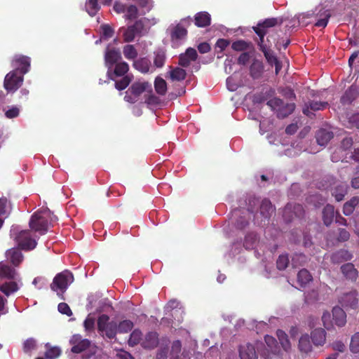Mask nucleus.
<instances>
[{
  "mask_svg": "<svg viewBox=\"0 0 359 359\" xmlns=\"http://www.w3.org/2000/svg\"><path fill=\"white\" fill-rule=\"evenodd\" d=\"M264 341L271 352H277V341L274 337L269 335H266L264 337Z\"/></svg>",
  "mask_w": 359,
  "mask_h": 359,
  "instance_id": "nucleus-58",
  "label": "nucleus"
},
{
  "mask_svg": "<svg viewBox=\"0 0 359 359\" xmlns=\"http://www.w3.org/2000/svg\"><path fill=\"white\" fill-rule=\"evenodd\" d=\"M121 54L118 50L110 49L106 51L104 62L107 69H111L114 65L121 62Z\"/></svg>",
  "mask_w": 359,
  "mask_h": 359,
  "instance_id": "nucleus-18",
  "label": "nucleus"
},
{
  "mask_svg": "<svg viewBox=\"0 0 359 359\" xmlns=\"http://www.w3.org/2000/svg\"><path fill=\"white\" fill-rule=\"evenodd\" d=\"M144 24L142 20H137L133 25L129 26L123 32V39L126 42H131L134 40L137 34L142 32Z\"/></svg>",
  "mask_w": 359,
  "mask_h": 359,
  "instance_id": "nucleus-13",
  "label": "nucleus"
},
{
  "mask_svg": "<svg viewBox=\"0 0 359 359\" xmlns=\"http://www.w3.org/2000/svg\"><path fill=\"white\" fill-rule=\"evenodd\" d=\"M182 351V343L180 340H175L171 346L170 354L175 358L179 357V354Z\"/></svg>",
  "mask_w": 359,
  "mask_h": 359,
  "instance_id": "nucleus-57",
  "label": "nucleus"
},
{
  "mask_svg": "<svg viewBox=\"0 0 359 359\" xmlns=\"http://www.w3.org/2000/svg\"><path fill=\"white\" fill-rule=\"evenodd\" d=\"M239 355L241 359H258L254 346L250 344L240 347Z\"/></svg>",
  "mask_w": 359,
  "mask_h": 359,
  "instance_id": "nucleus-27",
  "label": "nucleus"
},
{
  "mask_svg": "<svg viewBox=\"0 0 359 359\" xmlns=\"http://www.w3.org/2000/svg\"><path fill=\"white\" fill-rule=\"evenodd\" d=\"M231 48L237 52H246V50L253 48V45L250 41L240 39L231 43Z\"/></svg>",
  "mask_w": 359,
  "mask_h": 359,
  "instance_id": "nucleus-34",
  "label": "nucleus"
},
{
  "mask_svg": "<svg viewBox=\"0 0 359 359\" xmlns=\"http://www.w3.org/2000/svg\"><path fill=\"white\" fill-rule=\"evenodd\" d=\"M252 29L259 37V39L255 40L257 43L259 50L264 49V48L271 46V39H272L273 41H276V38L273 34H269L265 41L264 36L268 34L266 32L263 31L262 29H260L259 27H252Z\"/></svg>",
  "mask_w": 359,
  "mask_h": 359,
  "instance_id": "nucleus-14",
  "label": "nucleus"
},
{
  "mask_svg": "<svg viewBox=\"0 0 359 359\" xmlns=\"http://www.w3.org/2000/svg\"><path fill=\"white\" fill-rule=\"evenodd\" d=\"M264 71L263 63L258 60H254L250 67V74L253 79H259Z\"/></svg>",
  "mask_w": 359,
  "mask_h": 359,
  "instance_id": "nucleus-31",
  "label": "nucleus"
},
{
  "mask_svg": "<svg viewBox=\"0 0 359 359\" xmlns=\"http://www.w3.org/2000/svg\"><path fill=\"white\" fill-rule=\"evenodd\" d=\"M197 57L196 50L193 48H188L185 53L180 55L178 64L182 67H188L191 62L197 60Z\"/></svg>",
  "mask_w": 359,
  "mask_h": 359,
  "instance_id": "nucleus-15",
  "label": "nucleus"
},
{
  "mask_svg": "<svg viewBox=\"0 0 359 359\" xmlns=\"http://www.w3.org/2000/svg\"><path fill=\"white\" fill-rule=\"evenodd\" d=\"M142 341V333L138 330H134L130 335V338L128 339V344L130 346H135L138 344H141Z\"/></svg>",
  "mask_w": 359,
  "mask_h": 359,
  "instance_id": "nucleus-49",
  "label": "nucleus"
},
{
  "mask_svg": "<svg viewBox=\"0 0 359 359\" xmlns=\"http://www.w3.org/2000/svg\"><path fill=\"white\" fill-rule=\"evenodd\" d=\"M312 279V276L307 269H301L297 273V280L302 286L306 285L310 283Z\"/></svg>",
  "mask_w": 359,
  "mask_h": 359,
  "instance_id": "nucleus-43",
  "label": "nucleus"
},
{
  "mask_svg": "<svg viewBox=\"0 0 359 359\" xmlns=\"http://www.w3.org/2000/svg\"><path fill=\"white\" fill-rule=\"evenodd\" d=\"M311 339L316 346H322L326 341V332L323 328H316L311 332Z\"/></svg>",
  "mask_w": 359,
  "mask_h": 359,
  "instance_id": "nucleus-22",
  "label": "nucleus"
},
{
  "mask_svg": "<svg viewBox=\"0 0 359 359\" xmlns=\"http://www.w3.org/2000/svg\"><path fill=\"white\" fill-rule=\"evenodd\" d=\"M57 217L51 215L49 210H41L34 212L29 222L31 230L44 235L48 230L49 223L53 222Z\"/></svg>",
  "mask_w": 359,
  "mask_h": 359,
  "instance_id": "nucleus-1",
  "label": "nucleus"
},
{
  "mask_svg": "<svg viewBox=\"0 0 359 359\" xmlns=\"http://www.w3.org/2000/svg\"><path fill=\"white\" fill-rule=\"evenodd\" d=\"M358 90L356 87L351 86L344 93L341 97V102L343 104H351L358 96Z\"/></svg>",
  "mask_w": 359,
  "mask_h": 359,
  "instance_id": "nucleus-32",
  "label": "nucleus"
},
{
  "mask_svg": "<svg viewBox=\"0 0 359 359\" xmlns=\"http://www.w3.org/2000/svg\"><path fill=\"white\" fill-rule=\"evenodd\" d=\"M359 204V197L358 196H353L352 197L349 201H346L343 207V213L346 216L351 215L353 211L355 210V208Z\"/></svg>",
  "mask_w": 359,
  "mask_h": 359,
  "instance_id": "nucleus-35",
  "label": "nucleus"
},
{
  "mask_svg": "<svg viewBox=\"0 0 359 359\" xmlns=\"http://www.w3.org/2000/svg\"><path fill=\"white\" fill-rule=\"evenodd\" d=\"M133 79V76L132 74H128L122 76L119 80L115 79L114 86L116 89L118 90H125L130 85Z\"/></svg>",
  "mask_w": 359,
  "mask_h": 359,
  "instance_id": "nucleus-40",
  "label": "nucleus"
},
{
  "mask_svg": "<svg viewBox=\"0 0 359 359\" xmlns=\"http://www.w3.org/2000/svg\"><path fill=\"white\" fill-rule=\"evenodd\" d=\"M158 334L156 332H149L142 339L141 346L146 349H154L158 345Z\"/></svg>",
  "mask_w": 359,
  "mask_h": 359,
  "instance_id": "nucleus-19",
  "label": "nucleus"
},
{
  "mask_svg": "<svg viewBox=\"0 0 359 359\" xmlns=\"http://www.w3.org/2000/svg\"><path fill=\"white\" fill-rule=\"evenodd\" d=\"M36 347V340L32 337L26 339L22 345V349L25 353H30L32 351L35 350Z\"/></svg>",
  "mask_w": 359,
  "mask_h": 359,
  "instance_id": "nucleus-52",
  "label": "nucleus"
},
{
  "mask_svg": "<svg viewBox=\"0 0 359 359\" xmlns=\"http://www.w3.org/2000/svg\"><path fill=\"white\" fill-rule=\"evenodd\" d=\"M323 18L318 19L315 23V26L318 27H325L328 23L329 18L331 15L329 11H324Z\"/></svg>",
  "mask_w": 359,
  "mask_h": 359,
  "instance_id": "nucleus-59",
  "label": "nucleus"
},
{
  "mask_svg": "<svg viewBox=\"0 0 359 359\" xmlns=\"http://www.w3.org/2000/svg\"><path fill=\"white\" fill-rule=\"evenodd\" d=\"M341 271L344 277L352 282L357 280L358 272L352 263H346L341 266Z\"/></svg>",
  "mask_w": 359,
  "mask_h": 359,
  "instance_id": "nucleus-23",
  "label": "nucleus"
},
{
  "mask_svg": "<svg viewBox=\"0 0 359 359\" xmlns=\"http://www.w3.org/2000/svg\"><path fill=\"white\" fill-rule=\"evenodd\" d=\"M170 78L172 81H181L186 79V71L180 67H175L169 72Z\"/></svg>",
  "mask_w": 359,
  "mask_h": 359,
  "instance_id": "nucleus-39",
  "label": "nucleus"
},
{
  "mask_svg": "<svg viewBox=\"0 0 359 359\" xmlns=\"http://www.w3.org/2000/svg\"><path fill=\"white\" fill-rule=\"evenodd\" d=\"M17 275L15 269L6 262H0V278L13 280Z\"/></svg>",
  "mask_w": 359,
  "mask_h": 359,
  "instance_id": "nucleus-24",
  "label": "nucleus"
},
{
  "mask_svg": "<svg viewBox=\"0 0 359 359\" xmlns=\"http://www.w3.org/2000/svg\"><path fill=\"white\" fill-rule=\"evenodd\" d=\"M102 35L106 39H110L114 35V29L111 28V27L109 25H102L101 26Z\"/></svg>",
  "mask_w": 359,
  "mask_h": 359,
  "instance_id": "nucleus-63",
  "label": "nucleus"
},
{
  "mask_svg": "<svg viewBox=\"0 0 359 359\" xmlns=\"http://www.w3.org/2000/svg\"><path fill=\"white\" fill-rule=\"evenodd\" d=\"M242 214L240 209H235L231 212L232 217L235 219V226L238 229H243L249 224L248 219H246L245 216Z\"/></svg>",
  "mask_w": 359,
  "mask_h": 359,
  "instance_id": "nucleus-28",
  "label": "nucleus"
},
{
  "mask_svg": "<svg viewBox=\"0 0 359 359\" xmlns=\"http://www.w3.org/2000/svg\"><path fill=\"white\" fill-rule=\"evenodd\" d=\"M129 92L134 95L137 99L145 91L152 92L151 84L147 81L135 82L128 88Z\"/></svg>",
  "mask_w": 359,
  "mask_h": 359,
  "instance_id": "nucleus-16",
  "label": "nucleus"
},
{
  "mask_svg": "<svg viewBox=\"0 0 359 359\" xmlns=\"http://www.w3.org/2000/svg\"><path fill=\"white\" fill-rule=\"evenodd\" d=\"M342 302L346 306H349L352 309L356 308L358 304V299L356 297L355 292H351L344 294L342 297Z\"/></svg>",
  "mask_w": 359,
  "mask_h": 359,
  "instance_id": "nucleus-37",
  "label": "nucleus"
},
{
  "mask_svg": "<svg viewBox=\"0 0 359 359\" xmlns=\"http://www.w3.org/2000/svg\"><path fill=\"white\" fill-rule=\"evenodd\" d=\"M276 335L283 348L286 351L290 350L291 345L287 334L283 330H278Z\"/></svg>",
  "mask_w": 359,
  "mask_h": 359,
  "instance_id": "nucleus-44",
  "label": "nucleus"
},
{
  "mask_svg": "<svg viewBox=\"0 0 359 359\" xmlns=\"http://www.w3.org/2000/svg\"><path fill=\"white\" fill-rule=\"evenodd\" d=\"M259 212L261 215L263 217L262 219V222H265L266 220H269L272 213L274 211V208L271 204V202L267 199L264 198L262 201V203H259Z\"/></svg>",
  "mask_w": 359,
  "mask_h": 359,
  "instance_id": "nucleus-20",
  "label": "nucleus"
},
{
  "mask_svg": "<svg viewBox=\"0 0 359 359\" xmlns=\"http://www.w3.org/2000/svg\"><path fill=\"white\" fill-rule=\"evenodd\" d=\"M257 235L255 233H248L244 240L243 246L246 250H252L255 248L257 241Z\"/></svg>",
  "mask_w": 359,
  "mask_h": 359,
  "instance_id": "nucleus-46",
  "label": "nucleus"
},
{
  "mask_svg": "<svg viewBox=\"0 0 359 359\" xmlns=\"http://www.w3.org/2000/svg\"><path fill=\"white\" fill-rule=\"evenodd\" d=\"M18 71L13 69L5 76L4 87L8 92H15L22 85L24 75L19 74Z\"/></svg>",
  "mask_w": 359,
  "mask_h": 359,
  "instance_id": "nucleus-6",
  "label": "nucleus"
},
{
  "mask_svg": "<svg viewBox=\"0 0 359 359\" xmlns=\"http://www.w3.org/2000/svg\"><path fill=\"white\" fill-rule=\"evenodd\" d=\"M18 248L21 250L29 251L34 249L37 245L35 239L32 238L29 230L20 231L15 238Z\"/></svg>",
  "mask_w": 359,
  "mask_h": 359,
  "instance_id": "nucleus-7",
  "label": "nucleus"
},
{
  "mask_svg": "<svg viewBox=\"0 0 359 359\" xmlns=\"http://www.w3.org/2000/svg\"><path fill=\"white\" fill-rule=\"evenodd\" d=\"M260 50L263 53L266 61L269 65H273V62H276L278 60L273 50L271 49V46L264 48V49Z\"/></svg>",
  "mask_w": 359,
  "mask_h": 359,
  "instance_id": "nucleus-55",
  "label": "nucleus"
},
{
  "mask_svg": "<svg viewBox=\"0 0 359 359\" xmlns=\"http://www.w3.org/2000/svg\"><path fill=\"white\" fill-rule=\"evenodd\" d=\"M349 128H359V113L353 114L348 119Z\"/></svg>",
  "mask_w": 359,
  "mask_h": 359,
  "instance_id": "nucleus-64",
  "label": "nucleus"
},
{
  "mask_svg": "<svg viewBox=\"0 0 359 359\" xmlns=\"http://www.w3.org/2000/svg\"><path fill=\"white\" fill-rule=\"evenodd\" d=\"M299 349L301 352L309 353L312 350V346L308 334L302 335L299 340Z\"/></svg>",
  "mask_w": 359,
  "mask_h": 359,
  "instance_id": "nucleus-41",
  "label": "nucleus"
},
{
  "mask_svg": "<svg viewBox=\"0 0 359 359\" xmlns=\"http://www.w3.org/2000/svg\"><path fill=\"white\" fill-rule=\"evenodd\" d=\"M61 354V350L58 347H51L45 353V355L48 359H55Z\"/></svg>",
  "mask_w": 359,
  "mask_h": 359,
  "instance_id": "nucleus-61",
  "label": "nucleus"
},
{
  "mask_svg": "<svg viewBox=\"0 0 359 359\" xmlns=\"http://www.w3.org/2000/svg\"><path fill=\"white\" fill-rule=\"evenodd\" d=\"M283 22V19L282 18H266L263 21H259L255 27H259L260 29H262L263 31L269 33V29L271 27H274L277 25H281Z\"/></svg>",
  "mask_w": 359,
  "mask_h": 359,
  "instance_id": "nucleus-21",
  "label": "nucleus"
},
{
  "mask_svg": "<svg viewBox=\"0 0 359 359\" xmlns=\"http://www.w3.org/2000/svg\"><path fill=\"white\" fill-rule=\"evenodd\" d=\"M133 323L130 320H124L117 325V330L119 333H127L133 327Z\"/></svg>",
  "mask_w": 359,
  "mask_h": 359,
  "instance_id": "nucleus-53",
  "label": "nucleus"
},
{
  "mask_svg": "<svg viewBox=\"0 0 359 359\" xmlns=\"http://www.w3.org/2000/svg\"><path fill=\"white\" fill-rule=\"evenodd\" d=\"M126 14L125 15L126 19L127 20H135L138 16V9L136 6L130 5L126 9Z\"/></svg>",
  "mask_w": 359,
  "mask_h": 359,
  "instance_id": "nucleus-56",
  "label": "nucleus"
},
{
  "mask_svg": "<svg viewBox=\"0 0 359 359\" xmlns=\"http://www.w3.org/2000/svg\"><path fill=\"white\" fill-rule=\"evenodd\" d=\"M195 25L198 27H205L210 25V15L205 11L197 13L194 16Z\"/></svg>",
  "mask_w": 359,
  "mask_h": 359,
  "instance_id": "nucleus-29",
  "label": "nucleus"
},
{
  "mask_svg": "<svg viewBox=\"0 0 359 359\" xmlns=\"http://www.w3.org/2000/svg\"><path fill=\"white\" fill-rule=\"evenodd\" d=\"M12 66L18 72L25 75L29 71L30 58L25 55H15L12 61Z\"/></svg>",
  "mask_w": 359,
  "mask_h": 359,
  "instance_id": "nucleus-12",
  "label": "nucleus"
},
{
  "mask_svg": "<svg viewBox=\"0 0 359 359\" xmlns=\"http://www.w3.org/2000/svg\"><path fill=\"white\" fill-rule=\"evenodd\" d=\"M69 343L72 345L71 351L74 353H81L84 351L87 350L90 344L91 341L87 339H82L79 334H74L70 340Z\"/></svg>",
  "mask_w": 359,
  "mask_h": 359,
  "instance_id": "nucleus-9",
  "label": "nucleus"
},
{
  "mask_svg": "<svg viewBox=\"0 0 359 359\" xmlns=\"http://www.w3.org/2000/svg\"><path fill=\"white\" fill-rule=\"evenodd\" d=\"M83 327L88 332L94 330L95 318L88 316L83 322Z\"/></svg>",
  "mask_w": 359,
  "mask_h": 359,
  "instance_id": "nucleus-62",
  "label": "nucleus"
},
{
  "mask_svg": "<svg viewBox=\"0 0 359 359\" xmlns=\"http://www.w3.org/2000/svg\"><path fill=\"white\" fill-rule=\"evenodd\" d=\"M334 137L332 131L321 128L316 132V138L317 143L320 146L326 145Z\"/></svg>",
  "mask_w": 359,
  "mask_h": 359,
  "instance_id": "nucleus-26",
  "label": "nucleus"
},
{
  "mask_svg": "<svg viewBox=\"0 0 359 359\" xmlns=\"http://www.w3.org/2000/svg\"><path fill=\"white\" fill-rule=\"evenodd\" d=\"M154 64L155 67L157 68L163 67L166 60L165 51L163 50H158L154 53Z\"/></svg>",
  "mask_w": 359,
  "mask_h": 359,
  "instance_id": "nucleus-50",
  "label": "nucleus"
},
{
  "mask_svg": "<svg viewBox=\"0 0 359 359\" xmlns=\"http://www.w3.org/2000/svg\"><path fill=\"white\" fill-rule=\"evenodd\" d=\"M266 104L271 110L276 111L278 118H284L288 116L294 111L296 107L294 103L285 104L283 100L278 97H273L269 100Z\"/></svg>",
  "mask_w": 359,
  "mask_h": 359,
  "instance_id": "nucleus-4",
  "label": "nucleus"
},
{
  "mask_svg": "<svg viewBox=\"0 0 359 359\" xmlns=\"http://www.w3.org/2000/svg\"><path fill=\"white\" fill-rule=\"evenodd\" d=\"M187 35V30L182 27L181 25H177L171 32V39L174 40H180L184 39Z\"/></svg>",
  "mask_w": 359,
  "mask_h": 359,
  "instance_id": "nucleus-38",
  "label": "nucleus"
},
{
  "mask_svg": "<svg viewBox=\"0 0 359 359\" xmlns=\"http://www.w3.org/2000/svg\"><path fill=\"white\" fill-rule=\"evenodd\" d=\"M97 330L102 337H106L109 339L116 338L117 330V323L114 320L109 321V317L107 314L100 315L97 321Z\"/></svg>",
  "mask_w": 359,
  "mask_h": 359,
  "instance_id": "nucleus-3",
  "label": "nucleus"
},
{
  "mask_svg": "<svg viewBox=\"0 0 359 359\" xmlns=\"http://www.w3.org/2000/svg\"><path fill=\"white\" fill-rule=\"evenodd\" d=\"M290 263L287 254H283L279 255L276 261V267L280 271L285 270Z\"/></svg>",
  "mask_w": 359,
  "mask_h": 359,
  "instance_id": "nucleus-54",
  "label": "nucleus"
},
{
  "mask_svg": "<svg viewBox=\"0 0 359 359\" xmlns=\"http://www.w3.org/2000/svg\"><path fill=\"white\" fill-rule=\"evenodd\" d=\"M247 210L251 213L254 214L259 207V200L256 198L255 196H249L245 199Z\"/></svg>",
  "mask_w": 359,
  "mask_h": 359,
  "instance_id": "nucleus-42",
  "label": "nucleus"
},
{
  "mask_svg": "<svg viewBox=\"0 0 359 359\" xmlns=\"http://www.w3.org/2000/svg\"><path fill=\"white\" fill-rule=\"evenodd\" d=\"M304 215V209L300 204L287 203L283 211V217L287 222H290L294 217L301 218Z\"/></svg>",
  "mask_w": 359,
  "mask_h": 359,
  "instance_id": "nucleus-8",
  "label": "nucleus"
},
{
  "mask_svg": "<svg viewBox=\"0 0 359 359\" xmlns=\"http://www.w3.org/2000/svg\"><path fill=\"white\" fill-rule=\"evenodd\" d=\"M154 88L156 92L160 95H164L167 92V83L162 78L157 77L155 79Z\"/></svg>",
  "mask_w": 359,
  "mask_h": 359,
  "instance_id": "nucleus-48",
  "label": "nucleus"
},
{
  "mask_svg": "<svg viewBox=\"0 0 359 359\" xmlns=\"http://www.w3.org/2000/svg\"><path fill=\"white\" fill-rule=\"evenodd\" d=\"M12 211V204L6 197L0 198V217L6 218Z\"/></svg>",
  "mask_w": 359,
  "mask_h": 359,
  "instance_id": "nucleus-36",
  "label": "nucleus"
},
{
  "mask_svg": "<svg viewBox=\"0 0 359 359\" xmlns=\"http://www.w3.org/2000/svg\"><path fill=\"white\" fill-rule=\"evenodd\" d=\"M325 184L319 185L320 189H327L332 187V195L335 198L336 201H341L344 200L348 192V185L345 182L336 183L335 180L332 177H327L324 180Z\"/></svg>",
  "mask_w": 359,
  "mask_h": 359,
  "instance_id": "nucleus-5",
  "label": "nucleus"
},
{
  "mask_svg": "<svg viewBox=\"0 0 359 359\" xmlns=\"http://www.w3.org/2000/svg\"><path fill=\"white\" fill-rule=\"evenodd\" d=\"M329 107L327 102L317 101L309 100L304 103L302 112L308 117H311L313 114L312 111H320L327 109Z\"/></svg>",
  "mask_w": 359,
  "mask_h": 359,
  "instance_id": "nucleus-10",
  "label": "nucleus"
},
{
  "mask_svg": "<svg viewBox=\"0 0 359 359\" xmlns=\"http://www.w3.org/2000/svg\"><path fill=\"white\" fill-rule=\"evenodd\" d=\"M151 62L147 57H142L135 60L133 64V67L143 74L149 72Z\"/></svg>",
  "mask_w": 359,
  "mask_h": 359,
  "instance_id": "nucleus-33",
  "label": "nucleus"
},
{
  "mask_svg": "<svg viewBox=\"0 0 359 359\" xmlns=\"http://www.w3.org/2000/svg\"><path fill=\"white\" fill-rule=\"evenodd\" d=\"M322 217L325 226H329L333 222L334 217V208L333 205L327 204L323 209Z\"/></svg>",
  "mask_w": 359,
  "mask_h": 359,
  "instance_id": "nucleus-30",
  "label": "nucleus"
},
{
  "mask_svg": "<svg viewBox=\"0 0 359 359\" xmlns=\"http://www.w3.org/2000/svg\"><path fill=\"white\" fill-rule=\"evenodd\" d=\"M86 8L90 16H95L100 9L98 0H86Z\"/></svg>",
  "mask_w": 359,
  "mask_h": 359,
  "instance_id": "nucleus-47",
  "label": "nucleus"
},
{
  "mask_svg": "<svg viewBox=\"0 0 359 359\" xmlns=\"http://www.w3.org/2000/svg\"><path fill=\"white\" fill-rule=\"evenodd\" d=\"M74 278L72 272L65 270L58 273L53 278L50 287L57 293L60 299L65 300L64 294L68 287L74 282Z\"/></svg>",
  "mask_w": 359,
  "mask_h": 359,
  "instance_id": "nucleus-2",
  "label": "nucleus"
},
{
  "mask_svg": "<svg viewBox=\"0 0 359 359\" xmlns=\"http://www.w3.org/2000/svg\"><path fill=\"white\" fill-rule=\"evenodd\" d=\"M19 248H13L6 252V257L14 266H18L24 259Z\"/></svg>",
  "mask_w": 359,
  "mask_h": 359,
  "instance_id": "nucleus-17",
  "label": "nucleus"
},
{
  "mask_svg": "<svg viewBox=\"0 0 359 359\" xmlns=\"http://www.w3.org/2000/svg\"><path fill=\"white\" fill-rule=\"evenodd\" d=\"M18 290V284L14 281L6 282L0 286V290L6 296H9Z\"/></svg>",
  "mask_w": 359,
  "mask_h": 359,
  "instance_id": "nucleus-45",
  "label": "nucleus"
},
{
  "mask_svg": "<svg viewBox=\"0 0 359 359\" xmlns=\"http://www.w3.org/2000/svg\"><path fill=\"white\" fill-rule=\"evenodd\" d=\"M332 320L338 327H343L346 323V314L345 311L339 306L332 309Z\"/></svg>",
  "mask_w": 359,
  "mask_h": 359,
  "instance_id": "nucleus-25",
  "label": "nucleus"
},
{
  "mask_svg": "<svg viewBox=\"0 0 359 359\" xmlns=\"http://www.w3.org/2000/svg\"><path fill=\"white\" fill-rule=\"evenodd\" d=\"M350 349L353 353H359V332L355 333L351 338Z\"/></svg>",
  "mask_w": 359,
  "mask_h": 359,
  "instance_id": "nucleus-60",
  "label": "nucleus"
},
{
  "mask_svg": "<svg viewBox=\"0 0 359 359\" xmlns=\"http://www.w3.org/2000/svg\"><path fill=\"white\" fill-rule=\"evenodd\" d=\"M129 71V65L126 62L121 61L111 69H107V76L109 79L115 81L117 77L124 76L128 75Z\"/></svg>",
  "mask_w": 359,
  "mask_h": 359,
  "instance_id": "nucleus-11",
  "label": "nucleus"
},
{
  "mask_svg": "<svg viewBox=\"0 0 359 359\" xmlns=\"http://www.w3.org/2000/svg\"><path fill=\"white\" fill-rule=\"evenodd\" d=\"M123 53L128 60H135L138 55L133 45H126L123 48Z\"/></svg>",
  "mask_w": 359,
  "mask_h": 359,
  "instance_id": "nucleus-51",
  "label": "nucleus"
}]
</instances>
